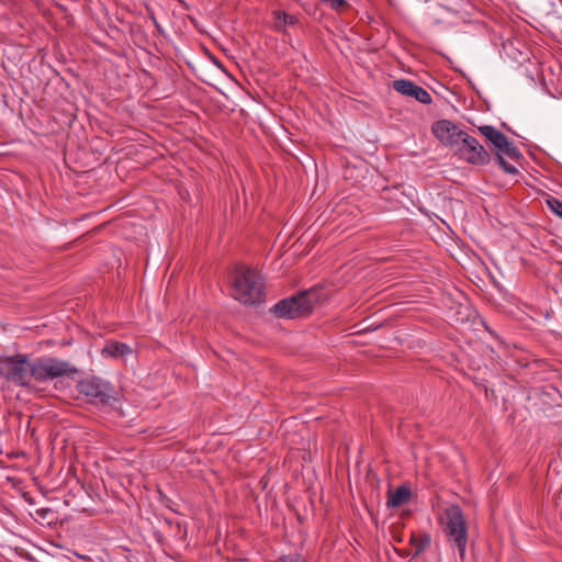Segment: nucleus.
I'll return each instance as SVG.
<instances>
[{"label":"nucleus","mask_w":562,"mask_h":562,"mask_svg":"<svg viewBox=\"0 0 562 562\" xmlns=\"http://www.w3.org/2000/svg\"><path fill=\"white\" fill-rule=\"evenodd\" d=\"M318 297V288L314 286L279 301L270 311L280 318L303 317L313 311Z\"/></svg>","instance_id":"nucleus-1"},{"label":"nucleus","mask_w":562,"mask_h":562,"mask_svg":"<svg viewBox=\"0 0 562 562\" xmlns=\"http://www.w3.org/2000/svg\"><path fill=\"white\" fill-rule=\"evenodd\" d=\"M445 533L447 539L462 559L465 554L468 543V531L462 509L458 505H450L445 510Z\"/></svg>","instance_id":"nucleus-2"},{"label":"nucleus","mask_w":562,"mask_h":562,"mask_svg":"<svg viewBox=\"0 0 562 562\" xmlns=\"http://www.w3.org/2000/svg\"><path fill=\"white\" fill-rule=\"evenodd\" d=\"M32 361L26 355L0 356V376L16 386H25L32 379Z\"/></svg>","instance_id":"nucleus-3"},{"label":"nucleus","mask_w":562,"mask_h":562,"mask_svg":"<svg viewBox=\"0 0 562 562\" xmlns=\"http://www.w3.org/2000/svg\"><path fill=\"white\" fill-rule=\"evenodd\" d=\"M81 395L97 406H113L116 402L115 391L113 386L105 380L98 376H88L82 379L78 385Z\"/></svg>","instance_id":"nucleus-4"},{"label":"nucleus","mask_w":562,"mask_h":562,"mask_svg":"<svg viewBox=\"0 0 562 562\" xmlns=\"http://www.w3.org/2000/svg\"><path fill=\"white\" fill-rule=\"evenodd\" d=\"M76 372L77 369L69 362L56 358L32 361V379L37 382H46Z\"/></svg>","instance_id":"nucleus-5"},{"label":"nucleus","mask_w":562,"mask_h":562,"mask_svg":"<svg viewBox=\"0 0 562 562\" xmlns=\"http://www.w3.org/2000/svg\"><path fill=\"white\" fill-rule=\"evenodd\" d=\"M450 283L453 292L445 295L442 304L448 308V317L456 324H465L475 317V310L469 304L464 293Z\"/></svg>","instance_id":"nucleus-6"},{"label":"nucleus","mask_w":562,"mask_h":562,"mask_svg":"<svg viewBox=\"0 0 562 562\" xmlns=\"http://www.w3.org/2000/svg\"><path fill=\"white\" fill-rule=\"evenodd\" d=\"M459 157L474 166H485L491 161V156L480 142L465 133L457 147Z\"/></svg>","instance_id":"nucleus-7"},{"label":"nucleus","mask_w":562,"mask_h":562,"mask_svg":"<svg viewBox=\"0 0 562 562\" xmlns=\"http://www.w3.org/2000/svg\"><path fill=\"white\" fill-rule=\"evenodd\" d=\"M227 292L246 306H256L263 302L261 283H229Z\"/></svg>","instance_id":"nucleus-8"},{"label":"nucleus","mask_w":562,"mask_h":562,"mask_svg":"<svg viewBox=\"0 0 562 562\" xmlns=\"http://www.w3.org/2000/svg\"><path fill=\"white\" fill-rule=\"evenodd\" d=\"M479 132L494 146L495 151H504L510 159L521 158L519 150L508 140V138L492 125H482Z\"/></svg>","instance_id":"nucleus-9"},{"label":"nucleus","mask_w":562,"mask_h":562,"mask_svg":"<svg viewBox=\"0 0 562 562\" xmlns=\"http://www.w3.org/2000/svg\"><path fill=\"white\" fill-rule=\"evenodd\" d=\"M431 131L440 143L450 147H458V145L461 142V138H463L467 133L460 130L454 123H452L449 120H440L435 122L431 126Z\"/></svg>","instance_id":"nucleus-10"},{"label":"nucleus","mask_w":562,"mask_h":562,"mask_svg":"<svg viewBox=\"0 0 562 562\" xmlns=\"http://www.w3.org/2000/svg\"><path fill=\"white\" fill-rule=\"evenodd\" d=\"M393 89L407 97H412L423 104L431 103V95L423 87L407 79H398L393 81Z\"/></svg>","instance_id":"nucleus-11"},{"label":"nucleus","mask_w":562,"mask_h":562,"mask_svg":"<svg viewBox=\"0 0 562 562\" xmlns=\"http://www.w3.org/2000/svg\"><path fill=\"white\" fill-rule=\"evenodd\" d=\"M261 278L257 268L245 263H236L229 274V281H259Z\"/></svg>","instance_id":"nucleus-12"},{"label":"nucleus","mask_w":562,"mask_h":562,"mask_svg":"<svg viewBox=\"0 0 562 562\" xmlns=\"http://www.w3.org/2000/svg\"><path fill=\"white\" fill-rule=\"evenodd\" d=\"M411 490L405 485L397 486L393 492L390 493L387 499V506L398 507L406 504L411 499Z\"/></svg>","instance_id":"nucleus-13"},{"label":"nucleus","mask_w":562,"mask_h":562,"mask_svg":"<svg viewBox=\"0 0 562 562\" xmlns=\"http://www.w3.org/2000/svg\"><path fill=\"white\" fill-rule=\"evenodd\" d=\"M132 352L128 345L123 342H111L103 348L102 353L109 357H124Z\"/></svg>","instance_id":"nucleus-14"},{"label":"nucleus","mask_w":562,"mask_h":562,"mask_svg":"<svg viewBox=\"0 0 562 562\" xmlns=\"http://www.w3.org/2000/svg\"><path fill=\"white\" fill-rule=\"evenodd\" d=\"M274 25L277 30L283 29L285 25H293L297 22V19L291 14L282 11H274Z\"/></svg>","instance_id":"nucleus-15"},{"label":"nucleus","mask_w":562,"mask_h":562,"mask_svg":"<svg viewBox=\"0 0 562 562\" xmlns=\"http://www.w3.org/2000/svg\"><path fill=\"white\" fill-rule=\"evenodd\" d=\"M495 155H496V160L499 165V167L506 172V173H509V175H516L518 173V169L510 165L509 162H507L505 159H504V151H495Z\"/></svg>","instance_id":"nucleus-16"},{"label":"nucleus","mask_w":562,"mask_h":562,"mask_svg":"<svg viewBox=\"0 0 562 562\" xmlns=\"http://www.w3.org/2000/svg\"><path fill=\"white\" fill-rule=\"evenodd\" d=\"M548 206L550 207V210L555 214L558 215L559 217L562 218V201L555 199V198H551L550 200H548Z\"/></svg>","instance_id":"nucleus-17"},{"label":"nucleus","mask_w":562,"mask_h":562,"mask_svg":"<svg viewBox=\"0 0 562 562\" xmlns=\"http://www.w3.org/2000/svg\"><path fill=\"white\" fill-rule=\"evenodd\" d=\"M276 562H304L300 554L297 553H290L286 555L280 557Z\"/></svg>","instance_id":"nucleus-18"},{"label":"nucleus","mask_w":562,"mask_h":562,"mask_svg":"<svg viewBox=\"0 0 562 562\" xmlns=\"http://www.w3.org/2000/svg\"><path fill=\"white\" fill-rule=\"evenodd\" d=\"M555 284H557V286L554 288V291L557 294L560 295V300L562 302V283H555Z\"/></svg>","instance_id":"nucleus-19"},{"label":"nucleus","mask_w":562,"mask_h":562,"mask_svg":"<svg viewBox=\"0 0 562 562\" xmlns=\"http://www.w3.org/2000/svg\"><path fill=\"white\" fill-rule=\"evenodd\" d=\"M389 191H390V189H389V188H384V189H383V191H382V193H383V194H385V193H387Z\"/></svg>","instance_id":"nucleus-20"},{"label":"nucleus","mask_w":562,"mask_h":562,"mask_svg":"<svg viewBox=\"0 0 562 562\" xmlns=\"http://www.w3.org/2000/svg\"><path fill=\"white\" fill-rule=\"evenodd\" d=\"M492 284L498 286L501 283L493 282Z\"/></svg>","instance_id":"nucleus-21"}]
</instances>
